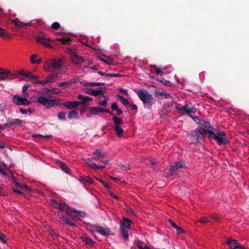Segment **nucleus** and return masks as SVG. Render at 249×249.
<instances>
[{
  "label": "nucleus",
  "instance_id": "obj_27",
  "mask_svg": "<svg viewBox=\"0 0 249 249\" xmlns=\"http://www.w3.org/2000/svg\"><path fill=\"white\" fill-rule=\"evenodd\" d=\"M61 219L62 220H63L67 225L71 226V227H76V225L75 224L72 223V222H71L70 221V220L68 219V217H67L66 216H62L61 217H60Z\"/></svg>",
  "mask_w": 249,
  "mask_h": 249
},
{
  "label": "nucleus",
  "instance_id": "obj_52",
  "mask_svg": "<svg viewBox=\"0 0 249 249\" xmlns=\"http://www.w3.org/2000/svg\"><path fill=\"white\" fill-rule=\"evenodd\" d=\"M0 240L3 243H5L6 241V237L5 236V235L0 232Z\"/></svg>",
  "mask_w": 249,
  "mask_h": 249
},
{
  "label": "nucleus",
  "instance_id": "obj_1",
  "mask_svg": "<svg viewBox=\"0 0 249 249\" xmlns=\"http://www.w3.org/2000/svg\"><path fill=\"white\" fill-rule=\"evenodd\" d=\"M11 22L17 28H20L24 27L33 26L35 27L36 25L42 26L44 24V21L42 19H37L32 20L29 22H23L18 20V19H11Z\"/></svg>",
  "mask_w": 249,
  "mask_h": 249
},
{
  "label": "nucleus",
  "instance_id": "obj_14",
  "mask_svg": "<svg viewBox=\"0 0 249 249\" xmlns=\"http://www.w3.org/2000/svg\"><path fill=\"white\" fill-rule=\"evenodd\" d=\"M63 106L69 109L76 108L79 105V101H67L63 103Z\"/></svg>",
  "mask_w": 249,
  "mask_h": 249
},
{
  "label": "nucleus",
  "instance_id": "obj_42",
  "mask_svg": "<svg viewBox=\"0 0 249 249\" xmlns=\"http://www.w3.org/2000/svg\"><path fill=\"white\" fill-rule=\"evenodd\" d=\"M14 183H15L16 186H19V187L23 188V189H25V190H26L27 191L31 190V189L28 187V186L26 185L21 184L16 181H14Z\"/></svg>",
  "mask_w": 249,
  "mask_h": 249
},
{
  "label": "nucleus",
  "instance_id": "obj_48",
  "mask_svg": "<svg viewBox=\"0 0 249 249\" xmlns=\"http://www.w3.org/2000/svg\"><path fill=\"white\" fill-rule=\"evenodd\" d=\"M59 203V202L56 201L55 200H52V205L54 208L58 209V208L60 207Z\"/></svg>",
  "mask_w": 249,
  "mask_h": 249
},
{
  "label": "nucleus",
  "instance_id": "obj_36",
  "mask_svg": "<svg viewBox=\"0 0 249 249\" xmlns=\"http://www.w3.org/2000/svg\"><path fill=\"white\" fill-rule=\"evenodd\" d=\"M104 83L101 82H88L86 84V86L88 87L100 86H104Z\"/></svg>",
  "mask_w": 249,
  "mask_h": 249
},
{
  "label": "nucleus",
  "instance_id": "obj_59",
  "mask_svg": "<svg viewBox=\"0 0 249 249\" xmlns=\"http://www.w3.org/2000/svg\"><path fill=\"white\" fill-rule=\"evenodd\" d=\"M162 92H163V91H156L155 92V95L156 97H163Z\"/></svg>",
  "mask_w": 249,
  "mask_h": 249
},
{
  "label": "nucleus",
  "instance_id": "obj_60",
  "mask_svg": "<svg viewBox=\"0 0 249 249\" xmlns=\"http://www.w3.org/2000/svg\"><path fill=\"white\" fill-rule=\"evenodd\" d=\"M143 243L140 240L138 241L136 243V245H137V247L140 249H142V247L143 246Z\"/></svg>",
  "mask_w": 249,
  "mask_h": 249
},
{
  "label": "nucleus",
  "instance_id": "obj_29",
  "mask_svg": "<svg viewBox=\"0 0 249 249\" xmlns=\"http://www.w3.org/2000/svg\"><path fill=\"white\" fill-rule=\"evenodd\" d=\"M68 117L70 119H77L79 118L78 113L75 110H71L68 114Z\"/></svg>",
  "mask_w": 249,
  "mask_h": 249
},
{
  "label": "nucleus",
  "instance_id": "obj_38",
  "mask_svg": "<svg viewBox=\"0 0 249 249\" xmlns=\"http://www.w3.org/2000/svg\"><path fill=\"white\" fill-rule=\"evenodd\" d=\"M86 163L87 165L94 169L95 167H97V164L92 161V159H87L86 160Z\"/></svg>",
  "mask_w": 249,
  "mask_h": 249
},
{
  "label": "nucleus",
  "instance_id": "obj_26",
  "mask_svg": "<svg viewBox=\"0 0 249 249\" xmlns=\"http://www.w3.org/2000/svg\"><path fill=\"white\" fill-rule=\"evenodd\" d=\"M128 230L127 229L120 227V233L125 240H127L128 238Z\"/></svg>",
  "mask_w": 249,
  "mask_h": 249
},
{
  "label": "nucleus",
  "instance_id": "obj_3",
  "mask_svg": "<svg viewBox=\"0 0 249 249\" xmlns=\"http://www.w3.org/2000/svg\"><path fill=\"white\" fill-rule=\"evenodd\" d=\"M211 139H213L219 145H226L230 143V141L226 138V134L224 131L213 133Z\"/></svg>",
  "mask_w": 249,
  "mask_h": 249
},
{
  "label": "nucleus",
  "instance_id": "obj_20",
  "mask_svg": "<svg viewBox=\"0 0 249 249\" xmlns=\"http://www.w3.org/2000/svg\"><path fill=\"white\" fill-rule=\"evenodd\" d=\"M44 69L46 71H53V60L52 59L48 60L46 61L44 65Z\"/></svg>",
  "mask_w": 249,
  "mask_h": 249
},
{
  "label": "nucleus",
  "instance_id": "obj_4",
  "mask_svg": "<svg viewBox=\"0 0 249 249\" xmlns=\"http://www.w3.org/2000/svg\"><path fill=\"white\" fill-rule=\"evenodd\" d=\"M87 230L90 233L93 234V231L90 230V228H94L96 229V230L100 233L101 235H113V232L110 231L109 228L108 227H102L98 226H96L95 225H92L91 224H87Z\"/></svg>",
  "mask_w": 249,
  "mask_h": 249
},
{
  "label": "nucleus",
  "instance_id": "obj_28",
  "mask_svg": "<svg viewBox=\"0 0 249 249\" xmlns=\"http://www.w3.org/2000/svg\"><path fill=\"white\" fill-rule=\"evenodd\" d=\"M105 92V90L104 89L102 88L99 87L97 88L96 90H94V96H96L97 95H102V96H104V93Z\"/></svg>",
  "mask_w": 249,
  "mask_h": 249
},
{
  "label": "nucleus",
  "instance_id": "obj_21",
  "mask_svg": "<svg viewBox=\"0 0 249 249\" xmlns=\"http://www.w3.org/2000/svg\"><path fill=\"white\" fill-rule=\"evenodd\" d=\"M169 223L174 228L176 229L178 231V234L184 233L185 232V231L182 229L181 227L178 226L176 223L171 219H169L168 220Z\"/></svg>",
  "mask_w": 249,
  "mask_h": 249
},
{
  "label": "nucleus",
  "instance_id": "obj_2",
  "mask_svg": "<svg viewBox=\"0 0 249 249\" xmlns=\"http://www.w3.org/2000/svg\"><path fill=\"white\" fill-rule=\"evenodd\" d=\"M137 95L144 104H147L151 106L155 102L152 95L150 94L146 90H139L137 92Z\"/></svg>",
  "mask_w": 249,
  "mask_h": 249
},
{
  "label": "nucleus",
  "instance_id": "obj_41",
  "mask_svg": "<svg viewBox=\"0 0 249 249\" xmlns=\"http://www.w3.org/2000/svg\"><path fill=\"white\" fill-rule=\"evenodd\" d=\"M118 98L124 105H129V103L128 101L126 99H125L123 96L118 95Z\"/></svg>",
  "mask_w": 249,
  "mask_h": 249
},
{
  "label": "nucleus",
  "instance_id": "obj_18",
  "mask_svg": "<svg viewBox=\"0 0 249 249\" xmlns=\"http://www.w3.org/2000/svg\"><path fill=\"white\" fill-rule=\"evenodd\" d=\"M132 221L126 217H123V221L121 222L120 227L129 229Z\"/></svg>",
  "mask_w": 249,
  "mask_h": 249
},
{
  "label": "nucleus",
  "instance_id": "obj_7",
  "mask_svg": "<svg viewBox=\"0 0 249 249\" xmlns=\"http://www.w3.org/2000/svg\"><path fill=\"white\" fill-rule=\"evenodd\" d=\"M180 168H186L185 164L181 162L175 163L174 165L170 167L168 170L169 174L170 176H173L176 171Z\"/></svg>",
  "mask_w": 249,
  "mask_h": 249
},
{
  "label": "nucleus",
  "instance_id": "obj_6",
  "mask_svg": "<svg viewBox=\"0 0 249 249\" xmlns=\"http://www.w3.org/2000/svg\"><path fill=\"white\" fill-rule=\"evenodd\" d=\"M37 102L46 107L47 108H50L55 104V100L48 99L44 96H40L37 98Z\"/></svg>",
  "mask_w": 249,
  "mask_h": 249
},
{
  "label": "nucleus",
  "instance_id": "obj_25",
  "mask_svg": "<svg viewBox=\"0 0 249 249\" xmlns=\"http://www.w3.org/2000/svg\"><path fill=\"white\" fill-rule=\"evenodd\" d=\"M226 243L230 246L231 249H234L238 243L236 240L231 239H228Z\"/></svg>",
  "mask_w": 249,
  "mask_h": 249
},
{
  "label": "nucleus",
  "instance_id": "obj_53",
  "mask_svg": "<svg viewBox=\"0 0 249 249\" xmlns=\"http://www.w3.org/2000/svg\"><path fill=\"white\" fill-rule=\"evenodd\" d=\"M36 83L40 84L42 86H45L47 84H48V82H47V80H37L36 81Z\"/></svg>",
  "mask_w": 249,
  "mask_h": 249
},
{
  "label": "nucleus",
  "instance_id": "obj_45",
  "mask_svg": "<svg viewBox=\"0 0 249 249\" xmlns=\"http://www.w3.org/2000/svg\"><path fill=\"white\" fill-rule=\"evenodd\" d=\"M60 207L58 209L60 211H65L68 208V206L65 203H60Z\"/></svg>",
  "mask_w": 249,
  "mask_h": 249
},
{
  "label": "nucleus",
  "instance_id": "obj_10",
  "mask_svg": "<svg viewBox=\"0 0 249 249\" xmlns=\"http://www.w3.org/2000/svg\"><path fill=\"white\" fill-rule=\"evenodd\" d=\"M180 111L183 113L190 115L191 113H195L196 111V109L194 108V106L191 104L185 105L183 107L178 108Z\"/></svg>",
  "mask_w": 249,
  "mask_h": 249
},
{
  "label": "nucleus",
  "instance_id": "obj_5",
  "mask_svg": "<svg viewBox=\"0 0 249 249\" xmlns=\"http://www.w3.org/2000/svg\"><path fill=\"white\" fill-rule=\"evenodd\" d=\"M35 38L37 42L45 47H49L52 41V39L44 33L40 34L38 36H36Z\"/></svg>",
  "mask_w": 249,
  "mask_h": 249
},
{
  "label": "nucleus",
  "instance_id": "obj_49",
  "mask_svg": "<svg viewBox=\"0 0 249 249\" xmlns=\"http://www.w3.org/2000/svg\"><path fill=\"white\" fill-rule=\"evenodd\" d=\"M58 86L60 87H64L67 88L71 86V84L69 82H61L58 84Z\"/></svg>",
  "mask_w": 249,
  "mask_h": 249
},
{
  "label": "nucleus",
  "instance_id": "obj_64",
  "mask_svg": "<svg viewBox=\"0 0 249 249\" xmlns=\"http://www.w3.org/2000/svg\"><path fill=\"white\" fill-rule=\"evenodd\" d=\"M87 179H86V177L81 178L79 179V181H80L81 183H83L84 184H85V185H86V184H87Z\"/></svg>",
  "mask_w": 249,
  "mask_h": 249
},
{
  "label": "nucleus",
  "instance_id": "obj_17",
  "mask_svg": "<svg viewBox=\"0 0 249 249\" xmlns=\"http://www.w3.org/2000/svg\"><path fill=\"white\" fill-rule=\"evenodd\" d=\"M53 60V71L54 70H59L62 67L63 63L61 59H52Z\"/></svg>",
  "mask_w": 249,
  "mask_h": 249
},
{
  "label": "nucleus",
  "instance_id": "obj_31",
  "mask_svg": "<svg viewBox=\"0 0 249 249\" xmlns=\"http://www.w3.org/2000/svg\"><path fill=\"white\" fill-rule=\"evenodd\" d=\"M198 124L205 128H213V126H211V124L209 122H207L203 119H202L200 122H198Z\"/></svg>",
  "mask_w": 249,
  "mask_h": 249
},
{
  "label": "nucleus",
  "instance_id": "obj_24",
  "mask_svg": "<svg viewBox=\"0 0 249 249\" xmlns=\"http://www.w3.org/2000/svg\"><path fill=\"white\" fill-rule=\"evenodd\" d=\"M58 74L57 72L51 73L46 77L47 82H48V83L53 82L55 79L58 77Z\"/></svg>",
  "mask_w": 249,
  "mask_h": 249
},
{
  "label": "nucleus",
  "instance_id": "obj_9",
  "mask_svg": "<svg viewBox=\"0 0 249 249\" xmlns=\"http://www.w3.org/2000/svg\"><path fill=\"white\" fill-rule=\"evenodd\" d=\"M70 54L71 59L73 64L77 65L81 64L82 62H84V59L82 57L77 55L75 52L71 50V51Z\"/></svg>",
  "mask_w": 249,
  "mask_h": 249
},
{
  "label": "nucleus",
  "instance_id": "obj_37",
  "mask_svg": "<svg viewBox=\"0 0 249 249\" xmlns=\"http://www.w3.org/2000/svg\"><path fill=\"white\" fill-rule=\"evenodd\" d=\"M37 57V55L36 54H32L30 56V60L33 64H40L42 61V59L41 58H39L38 59H36V60H33V57Z\"/></svg>",
  "mask_w": 249,
  "mask_h": 249
},
{
  "label": "nucleus",
  "instance_id": "obj_11",
  "mask_svg": "<svg viewBox=\"0 0 249 249\" xmlns=\"http://www.w3.org/2000/svg\"><path fill=\"white\" fill-rule=\"evenodd\" d=\"M93 154L97 157V159H99L104 164H108V161L107 160H105L103 159L104 157L107 156V153L106 152L101 151L99 150L96 149L93 152Z\"/></svg>",
  "mask_w": 249,
  "mask_h": 249
},
{
  "label": "nucleus",
  "instance_id": "obj_12",
  "mask_svg": "<svg viewBox=\"0 0 249 249\" xmlns=\"http://www.w3.org/2000/svg\"><path fill=\"white\" fill-rule=\"evenodd\" d=\"M197 132L199 133L200 136L207 135L209 139H211L213 132L212 130L205 129L201 127H198L197 128Z\"/></svg>",
  "mask_w": 249,
  "mask_h": 249
},
{
  "label": "nucleus",
  "instance_id": "obj_19",
  "mask_svg": "<svg viewBox=\"0 0 249 249\" xmlns=\"http://www.w3.org/2000/svg\"><path fill=\"white\" fill-rule=\"evenodd\" d=\"M77 99L81 100V101H79V105H83L88 102L92 101V98L91 97L89 96H82V95H78L77 96Z\"/></svg>",
  "mask_w": 249,
  "mask_h": 249
},
{
  "label": "nucleus",
  "instance_id": "obj_63",
  "mask_svg": "<svg viewBox=\"0 0 249 249\" xmlns=\"http://www.w3.org/2000/svg\"><path fill=\"white\" fill-rule=\"evenodd\" d=\"M111 108L112 110L116 111L119 108H118L117 104L115 103H114L111 105Z\"/></svg>",
  "mask_w": 249,
  "mask_h": 249
},
{
  "label": "nucleus",
  "instance_id": "obj_51",
  "mask_svg": "<svg viewBox=\"0 0 249 249\" xmlns=\"http://www.w3.org/2000/svg\"><path fill=\"white\" fill-rule=\"evenodd\" d=\"M30 87H31V85L28 84H25L22 87V92H26L28 89Z\"/></svg>",
  "mask_w": 249,
  "mask_h": 249
},
{
  "label": "nucleus",
  "instance_id": "obj_34",
  "mask_svg": "<svg viewBox=\"0 0 249 249\" xmlns=\"http://www.w3.org/2000/svg\"><path fill=\"white\" fill-rule=\"evenodd\" d=\"M104 99L102 101H99L98 104L101 106L106 107L107 106V102L109 100V98L107 96H104Z\"/></svg>",
  "mask_w": 249,
  "mask_h": 249
},
{
  "label": "nucleus",
  "instance_id": "obj_56",
  "mask_svg": "<svg viewBox=\"0 0 249 249\" xmlns=\"http://www.w3.org/2000/svg\"><path fill=\"white\" fill-rule=\"evenodd\" d=\"M162 94H163V97L162 98H166V99H168V98L171 99V98H172V96H171V94H169V93H167L166 92H163V91Z\"/></svg>",
  "mask_w": 249,
  "mask_h": 249
},
{
  "label": "nucleus",
  "instance_id": "obj_15",
  "mask_svg": "<svg viewBox=\"0 0 249 249\" xmlns=\"http://www.w3.org/2000/svg\"><path fill=\"white\" fill-rule=\"evenodd\" d=\"M105 108L102 107H89V111L91 114L96 115H98L99 113L104 112Z\"/></svg>",
  "mask_w": 249,
  "mask_h": 249
},
{
  "label": "nucleus",
  "instance_id": "obj_47",
  "mask_svg": "<svg viewBox=\"0 0 249 249\" xmlns=\"http://www.w3.org/2000/svg\"><path fill=\"white\" fill-rule=\"evenodd\" d=\"M79 211L77 210H73V212L71 213V215L70 216L71 217L78 219V214H79Z\"/></svg>",
  "mask_w": 249,
  "mask_h": 249
},
{
  "label": "nucleus",
  "instance_id": "obj_22",
  "mask_svg": "<svg viewBox=\"0 0 249 249\" xmlns=\"http://www.w3.org/2000/svg\"><path fill=\"white\" fill-rule=\"evenodd\" d=\"M58 164L59 167L61 168L62 171H63L65 173L67 174H69L70 172V169L69 167L64 162L61 161H59L57 162Z\"/></svg>",
  "mask_w": 249,
  "mask_h": 249
},
{
  "label": "nucleus",
  "instance_id": "obj_55",
  "mask_svg": "<svg viewBox=\"0 0 249 249\" xmlns=\"http://www.w3.org/2000/svg\"><path fill=\"white\" fill-rule=\"evenodd\" d=\"M6 36L5 30L0 27V37H5Z\"/></svg>",
  "mask_w": 249,
  "mask_h": 249
},
{
  "label": "nucleus",
  "instance_id": "obj_40",
  "mask_svg": "<svg viewBox=\"0 0 249 249\" xmlns=\"http://www.w3.org/2000/svg\"><path fill=\"white\" fill-rule=\"evenodd\" d=\"M200 135H199V133L197 132V129L192 133L191 135V140L193 141L196 140L199 137Z\"/></svg>",
  "mask_w": 249,
  "mask_h": 249
},
{
  "label": "nucleus",
  "instance_id": "obj_13",
  "mask_svg": "<svg viewBox=\"0 0 249 249\" xmlns=\"http://www.w3.org/2000/svg\"><path fill=\"white\" fill-rule=\"evenodd\" d=\"M25 98H23L20 95H15L13 97L12 101L16 105H23Z\"/></svg>",
  "mask_w": 249,
  "mask_h": 249
},
{
  "label": "nucleus",
  "instance_id": "obj_30",
  "mask_svg": "<svg viewBox=\"0 0 249 249\" xmlns=\"http://www.w3.org/2000/svg\"><path fill=\"white\" fill-rule=\"evenodd\" d=\"M114 130L118 137H121L124 132L123 128L120 125H114Z\"/></svg>",
  "mask_w": 249,
  "mask_h": 249
},
{
  "label": "nucleus",
  "instance_id": "obj_8",
  "mask_svg": "<svg viewBox=\"0 0 249 249\" xmlns=\"http://www.w3.org/2000/svg\"><path fill=\"white\" fill-rule=\"evenodd\" d=\"M0 75H2L3 77L5 79V81L11 80L18 76V74L12 73L10 71L4 69L0 72Z\"/></svg>",
  "mask_w": 249,
  "mask_h": 249
},
{
  "label": "nucleus",
  "instance_id": "obj_54",
  "mask_svg": "<svg viewBox=\"0 0 249 249\" xmlns=\"http://www.w3.org/2000/svg\"><path fill=\"white\" fill-rule=\"evenodd\" d=\"M86 179L87 180V184H93L94 181L92 178L89 177H86Z\"/></svg>",
  "mask_w": 249,
  "mask_h": 249
},
{
  "label": "nucleus",
  "instance_id": "obj_32",
  "mask_svg": "<svg viewBox=\"0 0 249 249\" xmlns=\"http://www.w3.org/2000/svg\"><path fill=\"white\" fill-rule=\"evenodd\" d=\"M113 122L115 124L114 125H120V124H122L123 123L122 119L116 116H113Z\"/></svg>",
  "mask_w": 249,
  "mask_h": 249
},
{
  "label": "nucleus",
  "instance_id": "obj_39",
  "mask_svg": "<svg viewBox=\"0 0 249 249\" xmlns=\"http://www.w3.org/2000/svg\"><path fill=\"white\" fill-rule=\"evenodd\" d=\"M57 40L63 44H69L71 41V39L69 37L58 38Z\"/></svg>",
  "mask_w": 249,
  "mask_h": 249
},
{
  "label": "nucleus",
  "instance_id": "obj_61",
  "mask_svg": "<svg viewBox=\"0 0 249 249\" xmlns=\"http://www.w3.org/2000/svg\"><path fill=\"white\" fill-rule=\"evenodd\" d=\"M7 127H8L7 123L0 124V130H5Z\"/></svg>",
  "mask_w": 249,
  "mask_h": 249
},
{
  "label": "nucleus",
  "instance_id": "obj_44",
  "mask_svg": "<svg viewBox=\"0 0 249 249\" xmlns=\"http://www.w3.org/2000/svg\"><path fill=\"white\" fill-rule=\"evenodd\" d=\"M84 92L87 94L94 96V89L90 88H86L84 89Z\"/></svg>",
  "mask_w": 249,
  "mask_h": 249
},
{
  "label": "nucleus",
  "instance_id": "obj_58",
  "mask_svg": "<svg viewBox=\"0 0 249 249\" xmlns=\"http://www.w3.org/2000/svg\"><path fill=\"white\" fill-rule=\"evenodd\" d=\"M199 222L202 224H205L208 223L209 221L206 217H202L199 219Z\"/></svg>",
  "mask_w": 249,
  "mask_h": 249
},
{
  "label": "nucleus",
  "instance_id": "obj_35",
  "mask_svg": "<svg viewBox=\"0 0 249 249\" xmlns=\"http://www.w3.org/2000/svg\"><path fill=\"white\" fill-rule=\"evenodd\" d=\"M151 67L152 68V70L155 71V72L157 74H159L161 76L163 75V72L161 70L160 68H158L156 65L151 66Z\"/></svg>",
  "mask_w": 249,
  "mask_h": 249
},
{
  "label": "nucleus",
  "instance_id": "obj_50",
  "mask_svg": "<svg viewBox=\"0 0 249 249\" xmlns=\"http://www.w3.org/2000/svg\"><path fill=\"white\" fill-rule=\"evenodd\" d=\"M51 27L54 30H57L60 28V24L57 22H54L52 24Z\"/></svg>",
  "mask_w": 249,
  "mask_h": 249
},
{
  "label": "nucleus",
  "instance_id": "obj_23",
  "mask_svg": "<svg viewBox=\"0 0 249 249\" xmlns=\"http://www.w3.org/2000/svg\"><path fill=\"white\" fill-rule=\"evenodd\" d=\"M82 241L84 242L86 244L90 246H93L95 242L89 238V237L86 236H81L80 237Z\"/></svg>",
  "mask_w": 249,
  "mask_h": 249
},
{
  "label": "nucleus",
  "instance_id": "obj_33",
  "mask_svg": "<svg viewBox=\"0 0 249 249\" xmlns=\"http://www.w3.org/2000/svg\"><path fill=\"white\" fill-rule=\"evenodd\" d=\"M149 164L151 165V167L154 169L156 170V167H158L159 163L157 162L155 160L150 159L149 160Z\"/></svg>",
  "mask_w": 249,
  "mask_h": 249
},
{
  "label": "nucleus",
  "instance_id": "obj_46",
  "mask_svg": "<svg viewBox=\"0 0 249 249\" xmlns=\"http://www.w3.org/2000/svg\"><path fill=\"white\" fill-rule=\"evenodd\" d=\"M65 115H66V113L65 112H64L63 111H61V112H60L58 113V118L60 120H64V121H66V118Z\"/></svg>",
  "mask_w": 249,
  "mask_h": 249
},
{
  "label": "nucleus",
  "instance_id": "obj_43",
  "mask_svg": "<svg viewBox=\"0 0 249 249\" xmlns=\"http://www.w3.org/2000/svg\"><path fill=\"white\" fill-rule=\"evenodd\" d=\"M14 183H15L16 186H19V187L23 188V189H25V190H26L27 191L31 190V189L28 187V186L26 185L21 184L16 181H14Z\"/></svg>",
  "mask_w": 249,
  "mask_h": 249
},
{
  "label": "nucleus",
  "instance_id": "obj_57",
  "mask_svg": "<svg viewBox=\"0 0 249 249\" xmlns=\"http://www.w3.org/2000/svg\"><path fill=\"white\" fill-rule=\"evenodd\" d=\"M162 94H163V97L162 98H166V99H168V98L171 99V98H172V96H171V94H169V93H167L166 92H163V91Z\"/></svg>",
  "mask_w": 249,
  "mask_h": 249
},
{
  "label": "nucleus",
  "instance_id": "obj_62",
  "mask_svg": "<svg viewBox=\"0 0 249 249\" xmlns=\"http://www.w3.org/2000/svg\"><path fill=\"white\" fill-rule=\"evenodd\" d=\"M83 62L85 64V67L87 68H88V67H89V66H89V65H91V64H92L91 61H90L89 60H86L85 61L84 60V62Z\"/></svg>",
  "mask_w": 249,
  "mask_h": 249
},
{
  "label": "nucleus",
  "instance_id": "obj_16",
  "mask_svg": "<svg viewBox=\"0 0 249 249\" xmlns=\"http://www.w3.org/2000/svg\"><path fill=\"white\" fill-rule=\"evenodd\" d=\"M8 127L14 128L16 124L19 125L21 123V121L18 119H12L7 121Z\"/></svg>",
  "mask_w": 249,
  "mask_h": 249
}]
</instances>
